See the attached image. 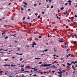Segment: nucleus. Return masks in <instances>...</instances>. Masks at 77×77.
I'll list each match as a JSON object with an SVG mask.
<instances>
[{"label":"nucleus","mask_w":77,"mask_h":77,"mask_svg":"<svg viewBox=\"0 0 77 77\" xmlns=\"http://www.w3.org/2000/svg\"><path fill=\"white\" fill-rule=\"evenodd\" d=\"M51 64H47V63H45L44 64V65H41V66H50V65H51Z\"/></svg>","instance_id":"obj_1"},{"label":"nucleus","mask_w":77,"mask_h":77,"mask_svg":"<svg viewBox=\"0 0 77 77\" xmlns=\"http://www.w3.org/2000/svg\"><path fill=\"white\" fill-rule=\"evenodd\" d=\"M50 66L52 69H53V68H56V67H55V66L54 65H52V66Z\"/></svg>","instance_id":"obj_2"},{"label":"nucleus","mask_w":77,"mask_h":77,"mask_svg":"<svg viewBox=\"0 0 77 77\" xmlns=\"http://www.w3.org/2000/svg\"><path fill=\"white\" fill-rule=\"evenodd\" d=\"M34 71H38V69H36V68H35L34 69Z\"/></svg>","instance_id":"obj_3"},{"label":"nucleus","mask_w":77,"mask_h":77,"mask_svg":"<svg viewBox=\"0 0 77 77\" xmlns=\"http://www.w3.org/2000/svg\"><path fill=\"white\" fill-rule=\"evenodd\" d=\"M4 66H10V65H8V64L4 65Z\"/></svg>","instance_id":"obj_4"},{"label":"nucleus","mask_w":77,"mask_h":77,"mask_svg":"<svg viewBox=\"0 0 77 77\" xmlns=\"http://www.w3.org/2000/svg\"><path fill=\"white\" fill-rule=\"evenodd\" d=\"M36 45V43H35V42H33V44H32L31 45Z\"/></svg>","instance_id":"obj_5"},{"label":"nucleus","mask_w":77,"mask_h":77,"mask_svg":"<svg viewBox=\"0 0 77 77\" xmlns=\"http://www.w3.org/2000/svg\"><path fill=\"white\" fill-rule=\"evenodd\" d=\"M59 42H63V41H62V40H59Z\"/></svg>","instance_id":"obj_6"},{"label":"nucleus","mask_w":77,"mask_h":77,"mask_svg":"<svg viewBox=\"0 0 77 77\" xmlns=\"http://www.w3.org/2000/svg\"><path fill=\"white\" fill-rule=\"evenodd\" d=\"M24 71V69L23 68H22L21 69V71L23 72V71Z\"/></svg>","instance_id":"obj_7"},{"label":"nucleus","mask_w":77,"mask_h":77,"mask_svg":"<svg viewBox=\"0 0 77 77\" xmlns=\"http://www.w3.org/2000/svg\"><path fill=\"white\" fill-rule=\"evenodd\" d=\"M66 12H64V15H65V14H67V12H68V11H66Z\"/></svg>","instance_id":"obj_8"},{"label":"nucleus","mask_w":77,"mask_h":77,"mask_svg":"<svg viewBox=\"0 0 77 77\" xmlns=\"http://www.w3.org/2000/svg\"><path fill=\"white\" fill-rule=\"evenodd\" d=\"M63 72H66V69H65L64 70H62Z\"/></svg>","instance_id":"obj_9"},{"label":"nucleus","mask_w":77,"mask_h":77,"mask_svg":"<svg viewBox=\"0 0 77 77\" xmlns=\"http://www.w3.org/2000/svg\"><path fill=\"white\" fill-rule=\"evenodd\" d=\"M67 65H68V66H71V64H69V63H67Z\"/></svg>","instance_id":"obj_10"},{"label":"nucleus","mask_w":77,"mask_h":77,"mask_svg":"<svg viewBox=\"0 0 77 77\" xmlns=\"http://www.w3.org/2000/svg\"><path fill=\"white\" fill-rule=\"evenodd\" d=\"M29 67H30V66H26L25 67V68H29Z\"/></svg>","instance_id":"obj_11"},{"label":"nucleus","mask_w":77,"mask_h":77,"mask_svg":"<svg viewBox=\"0 0 77 77\" xmlns=\"http://www.w3.org/2000/svg\"><path fill=\"white\" fill-rule=\"evenodd\" d=\"M68 2L69 3H72V1L70 0H69V1H68Z\"/></svg>","instance_id":"obj_12"},{"label":"nucleus","mask_w":77,"mask_h":77,"mask_svg":"<svg viewBox=\"0 0 77 77\" xmlns=\"http://www.w3.org/2000/svg\"><path fill=\"white\" fill-rule=\"evenodd\" d=\"M63 9H64L63 6H62L61 8H60L61 10H63Z\"/></svg>","instance_id":"obj_13"},{"label":"nucleus","mask_w":77,"mask_h":77,"mask_svg":"<svg viewBox=\"0 0 77 77\" xmlns=\"http://www.w3.org/2000/svg\"><path fill=\"white\" fill-rule=\"evenodd\" d=\"M73 63H74V64H75V63H77V61H75L74 62H72Z\"/></svg>","instance_id":"obj_14"},{"label":"nucleus","mask_w":77,"mask_h":77,"mask_svg":"<svg viewBox=\"0 0 77 77\" xmlns=\"http://www.w3.org/2000/svg\"><path fill=\"white\" fill-rule=\"evenodd\" d=\"M16 35V34H14V35H10L11 36H15V35Z\"/></svg>","instance_id":"obj_15"},{"label":"nucleus","mask_w":77,"mask_h":77,"mask_svg":"<svg viewBox=\"0 0 77 77\" xmlns=\"http://www.w3.org/2000/svg\"><path fill=\"white\" fill-rule=\"evenodd\" d=\"M23 4H24L25 5H27V3L25 2H23Z\"/></svg>","instance_id":"obj_16"},{"label":"nucleus","mask_w":77,"mask_h":77,"mask_svg":"<svg viewBox=\"0 0 77 77\" xmlns=\"http://www.w3.org/2000/svg\"><path fill=\"white\" fill-rule=\"evenodd\" d=\"M35 59H40V58H35Z\"/></svg>","instance_id":"obj_17"},{"label":"nucleus","mask_w":77,"mask_h":77,"mask_svg":"<svg viewBox=\"0 0 77 77\" xmlns=\"http://www.w3.org/2000/svg\"><path fill=\"white\" fill-rule=\"evenodd\" d=\"M24 66L23 65V66H19V67H22V68H23V67H24Z\"/></svg>","instance_id":"obj_18"},{"label":"nucleus","mask_w":77,"mask_h":77,"mask_svg":"<svg viewBox=\"0 0 77 77\" xmlns=\"http://www.w3.org/2000/svg\"><path fill=\"white\" fill-rule=\"evenodd\" d=\"M73 44H74V45H75V44H76V42H73Z\"/></svg>","instance_id":"obj_19"},{"label":"nucleus","mask_w":77,"mask_h":77,"mask_svg":"<svg viewBox=\"0 0 77 77\" xmlns=\"http://www.w3.org/2000/svg\"><path fill=\"white\" fill-rule=\"evenodd\" d=\"M42 63V62H39L38 63H39V64H41V63Z\"/></svg>","instance_id":"obj_20"},{"label":"nucleus","mask_w":77,"mask_h":77,"mask_svg":"<svg viewBox=\"0 0 77 77\" xmlns=\"http://www.w3.org/2000/svg\"><path fill=\"white\" fill-rule=\"evenodd\" d=\"M2 50H3H3H4L3 49H2V48L0 49V51H2Z\"/></svg>","instance_id":"obj_21"},{"label":"nucleus","mask_w":77,"mask_h":77,"mask_svg":"<svg viewBox=\"0 0 77 77\" xmlns=\"http://www.w3.org/2000/svg\"><path fill=\"white\" fill-rule=\"evenodd\" d=\"M8 60V59H5L4 60H5V61H7V60Z\"/></svg>","instance_id":"obj_22"},{"label":"nucleus","mask_w":77,"mask_h":77,"mask_svg":"<svg viewBox=\"0 0 77 77\" xmlns=\"http://www.w3.org/2000/svg\"><path fill=\"white\" fill-rule=\"evenodd\" d=\"M21 11H23V10H24V9H23V8L22 7L21 8Z\"/></svg>","instance_id":"obj_23"},{"label":"nucleus","mask_w":77,"mask_h":77,"mask_svg":"<svg viewBox=\"0 0 77 77\" xmlns=\"http://www.w3.org/2000/svg\"><path fill=\"white\" fill-rule=\"evenodd\" d=\"M8 36H6L5 37V39H8Z\"/></svg>","instance_id":"obj_24"},{"label":"nucleus","mask_w":77,"mask_h":77,"mask_svg":"<svg viewBox=\"0 0 77 77\" xmlns=\"http://www.w3.org/2000/svg\"><path fill=\"white\" fill-rule=\"evenodd\" d=\"M2 35H3V34H5V32H3L2 33Z\"/></svg>","instance_id":"obj_25"},{"label":"nucleus","mask_w":77,"mask_h":77,"mask_svg":"<svg viewBox=\"0 0 77 77\" xmlns=\"http://www.w3.org/2000/svg\"><path fill=\"white\" fill-rule=\"evenodd\" d=\"M73 69H74V71H75V67H73Z\"/></svg>","instance_id":"obj_26"},{"label":"nucleus","mask_w":77,"mask_h":77,"mask_svg":"<svg viewBox=\"0 0 77 77\" xmlns=\"http://www.w3.org/2000/svg\"><path fill=\"white\" fill-rule=\"evenodd\" d=\"M25 18H26V17H24L23 18V20H25Z\"/></svg>","instance_id":"obj_27"},{"label":"nucleus","mask_w":77,"mask_h":77,"mask_svg":"<svg viewBox=\"0 0 77 77\" xmlns=\"http://www.w3.org/2000/svg\"><path fill=\"white\" fill-rule=\"evenodd\" d=\"M19 56H22L23 55V54H19Z\"/></svg>","instance_id":"obj_28"},{"label":"nucleus","mask_w":77,"mask_h":77,"mask_svg":"<svg viewBox=\"0 0 77 77\" xmlns=\"http://www.w3.org/2000/svg\"><path fill=\"white\" fill-rule=\"evenodd\" d=\"M47 8H49V5H47Z\"/></svg>","instance_id":"obj_29"},{"label":"nucleus","mask_w":77,"mask_h":77,"mask_svg":"<svg viewBox=\"0 0 77 77\" xmlns=\"http://www.w3.org/2000/svg\"><path fill=\"white\" fill-rule=\"evenodd\" d=\"M48 51V49H47L45 50V52H46V51Z\"/></svg>","instance_id":"obj_30"},{"label":"nucleus","mask_w":77,"mask_h":77,"mask_svg":"<svg viewBox=\"0 0 77 77\" xmlns=\"http://www.w3.org/2000/svg\"><path fill=\"white\" fill-rule=\"evenodd\" d=\"M29 24L30 26H31L32 24V23H29Z\"/></svg>","instance_id":"obj_31"},{"label":"nucleus","mask_w":77,"mask_h":77,"mask_svg":"<svg viewBox=\"0 0 77 77\" xmlns=\"http://www.w3.org/2000/svg\"><path fill=\"white\" fill-rule=\"evenodd\" d=\"M40 16H41V15H40V16H39L38 17V19H39V18H40Z\"/></svg>","instance_id":"obj_32"},{"label":"nucleus","mask_w":77,"mask_h":77,"mask_svg":"<svg viewBox=\"0 0 77 77\" xmlns=\"http://www.w3.org/2000/svg\"><path fill=\"white\" fill-rule=\"evenodd\" d=\"M25 72H30L29 71H25Z\"/></svg>","instance_id":"obj_33"},{"label":"nucleus","mask_w":77,"mask_h":77,"mask_svg":"<svg viewBox=\"0 0 77 77\" xmlns=\"http://www.w3.org/2000/svg\"><path fill=\"white\" fill-rule=\"evenodd\" d=\"M51 8H54V7L53 6V5H52V6H51Z\"/></svg>","instance_id":"obj_34"},{"label":"nucleus","mask_w":77,"mask_h":77,"mask_svg":"<svg viewBox=\"0 0 77 77\" xmlns=\"http://www.w3.org/2000/svg\"><path fill=\"white\" fill-rule=\"evenodd\" d=\"M2 37H3V38H5V35H2Z\"/></svg>","instance_id":"obj_35"},{"label":"nucleus","mask_w":77,"mask_h":77,"mask_svg":"<svg viewBox=\"0 0 77 77\" xmlns=\"http://www.w3.org/2000/svg\"><path fill=\"white\" fill-rule=\"evenodd\" d=\"M23 60V58H21L20 59V61H21V60Z\"/></svg>","instance_id":"obj_36"},{"label":"nucleus","mask_w":77,"mask_h":77,"mask_svg":"<svg viewBox=\"0 0 77 77\" xmlns=\"http://www.w3.org/2000/svg\"><path fill=\"white\" fill-rule=\"evenodd\" d=\"M42 37V36H38V38H41Z\"/></svg>","instance_id":"obj_37"},{"label":"nucleus","mask_w":77,"mask_h":77,"mask_svg":"<svg viewBox=\"0 0 77 77\" xmlns=\"http://www.w3.org/2000/svg\"><path fill=\"white\" fill-rule=\"evenodd\" d=\"M42 14H43V15H44V14H45L44 12L42 11Z\"/></svg>","instance_id":"obj_38"},{"label":"nucleus","mask_w":77,"mask_h":77,"mask_svg":"<svg viewBox=\"0 0 77 77\" xmlns=\"http://www.w3.org/2000/svg\"><path fill=\"white\" fill-rule=\"evenodd\" d=\"M69 51V50L67 49V51H66L67 52V53H68V51Z\"/></svg>","instance_id":"obj_39"},{"label":"nucleus","mask_w":77,"mask_h":77,"mask_svg":"<svg viewBox=\"0 0 77 77\" xmlns=\"http://www.w3.org/2000/svg\"><path fill=\"white\" fill-rule=\"evenodd\" d=\"M62 75H60L59 77H62Z\"/></svg>","instance_id":"obj_40"},{"label":"nucleus","mask_w":77,"mask_h":77,"mask_svg":"<svg viewBox=\"0 0 77 77\" xmlns=\"http://www.w3.org/2000/svg\"><path fill=\"white\" fill-rule=\"evenodd\" d=\"M52 0H48V2H51Z\"/></svg>","instance_id":"obj_41"},{"label":"nucleus","mask_w":77,"mask_h":77,"mask_svg":"<svg viewBox=\"0 0 77 77\" xmlns=\"http://www.w3.org/2000/svg\"><path fill=\"white\" fill-rule=\"evenodd\" d=\"M3 72L2 71H1V72H1V73H3Z\"/></svg>","instance_id":"obj_42"},{"label":"nucleus","mask_w":77,"mask_h":77,"mask_svg":"<svg viewBox=\"0 0 77 77\" xmlns=\"http://www.w3.org/2000/svg\"><path fill=\"white\" fill-rule=\"evenodd\" d=\"M46 73H47V72H45V71L44 72V74H46Z\"/></svg>","instance_id":"obj_43"},{"label":"nucleus","mask_w":77,"mask_h":77,"mask_svg":"<svg viewBox=\"0 0 77 77\" xmlns=\"http://www.w3.org/2000/svg\"><path fill=\"white\" fill-rule=\"evenodd\" d=\"M43 55H45V54H42L41 55V56H43Z\"/></svg>","instance_id":"obj_44"},{"label":"nucleus","mask_w":77,"mask_h":77,"mask_svg":"<svg viewBox=\"0 0 77 77\" xmlns=\"http://www.w3.org/2000/svg\"><path fill=\"white\" fill-rule=\"evenodd\" d=\"M68 5V3H66L65 4V5Z\"/></svg>","instance_id":"obj_45"},{"label":"nucleus","mask_w":77,"mask_h":77,"mask_svg":"<svg viewBox=\"0 0 77 77\" xmlns=\"http://www.w3.org/2000/svg\"><path fill=\"white\" fill-rule=\"evenodd\" d=\"M68 26H66V29H68Z\"/></svg>","instance_id":"obj_46"},{"label":"nucleus","mask_w":77,"mask_h":77,"mask_svg":"<svg viewBox=\"0 0 77 77\" xmlns=\"http://www.w3.org/2000/svg\"><path fill=\"white\" fill-rule=\"evenodd\" d=\"M26 47H27V48H29L30 47V46H29V45L27 46H26Z\"/></svg>","instance_id":"obj_47"},{"label":"nucleus","mask_w":77,"mask_h":77,"mask_svg":"<svg viewBox=\"0 0 77 77\" xmlns=\"http://www.w3.org/2000/svg\"><path fill=\"white\" fill-rule=\"evenodd\" d=\"M58 12H60V10L58 9Z\"/></svg>","instance_id":"obj_48"},{"label":"nucleus","mask_w":77,"mask_h":77,"mask_svg":"<svg viewBox=\"0 0 77 77\" xmlns=\"http://www.w3.org/2000/svg\"><path fill=\"white\" fill-rule=\"evenodd\" d=\"M35 14L36 16H37L38 15V14H37V13H35Z\"/></svg>","instance_id":"obj_49"},{"label":"nucleus","mask_w":77,"mask_h":77,"mask_svg":"<svg viewBox=\"0 0 77 77\" xmlns=\"http://www.w3.org/2000/svg\"><path fill=\"white\" fill-rule=\"evenodd\" d=\"M11 4V3L10 2L8 4V5H10Z\"/></svg>","instance_id":"obj_50"},{"label":"nucleus","mask_w":77,"mask_h":77,"mask_svg":"<svg viewBox=\"0 0 77 77\" xmlns=\"http://www.w3.org/2000/svg\"><path fill=\"white\" fill-rule=\"evenodd\" d=\"M69 5H71V3H69Z\"/></svg>","instance_id":"obj_51"},{"label":"nucleus","mask_w":77,"mask_h":77,"mask_svg":"<svg viewBox=\"0 0 77 77\" xmlns=\"http://www.w3.org/2000/svg\"><path fill=\"white\" fill-rule=\"evenodd\" d=\"M71 54H68L69 56H71Z\"/></svg>","instance_id":"obj_52"},{"label":"nucleus","mask_w":77,"mask_h":77,"mask_svg":"<svg viewBox=\"0 0 77 77\" xmlns=\"http://www.w3.org/2000/svg\"><path fill=\"white\" fill-rule=\"evenodd\" d=\"M24 8H27V6L26 5H24Z\"/></svg>","instance_id":"obj_53"},{"label":"nucleus","mask_w":77,"mask_h":77,"mask_svg":"<svg viewBox=\"0 0 77 77\" xmlns=\"http://www.w3.org/2000/svg\"><path fill=\"white\" fill-rule=\"evenodd\" d=\"M12 59H14V58H15V57H12Z\"/></svg>","instance_id":"obj_54"},{"label":"nucleus","mask_w":77,"mask_h":77,"mask_svg":"<svg viewBox=\"0 0 77 77\" xmlns=\"http://www.w3.org/2000/svg\"><path fill=\"white\" fill-rule=\"evenodd\" d=\"M52 72H53V73H54L55 72V71H52Z\"/></svg>","instance_id":"obj_55"},{"label":"nucleus","mask_w":77,"mask_h":77,"mask_svg":"<svg viewBox=\"0 0 77 77\" xmlns=\"http://www.w3.org/2000/svg\"><path fill=\"white\" fill-rule=\"evenodd\" d=\"M64 58L63 57L62 58H61V60H63V59Z\"/></svg>","instance_id":"obj_56"},{"label":"nucleus","mask_w":77,"mask_h":77,"mask_svg":"<svg viewBox=\"0 0 77 77\" xmlns=\"http://www.w3.org/2000/svg\"><path fill=\"white\" fill-rule=\"evenodd\" d=\"M74 65H72V68H74Z\"/></svg>","instance_id":"obj_57"},{"label":"nucleus","mask_w":77,"mask_h":77,"mask_svg":"<svg viewBox=\"0 0 77 77\" xmlns=\"http://www.w3.org/2000/svg\"><path fill=\"white\" fill-rule=\"evenodd\" d=\"M33 76H36L37 75L36 74H35L34 75H33Z\"/></svg>","instance_id":"obj_58"},{"label":"nucleus","mask_w":77,"mask_h":77,"mask_svg":"<svg viewBox=\"0 0 77 77\" xmlns=\"http://www.w3.org/2000/svg\"><path fill=\"white\" fill-rule=\"evenodd\" d=\"M34 6H37L36 4H34Z\"/></svg>","instance_id":"obj_59"},{"label":"nucleus","mask_w":77,"mask_h":77,"mask_svg":"<svg viewBox=\"0 0 77 77\" xmlns=\"http://www.w3.org/2000/svg\"><path fill=\"white\" fill-rule=\"evenodd\" d=\"M57 19H59V17H58V16H57Z\"/></svg>","instance_id":"obj_60"},{"label":"nucleus","mask_w":77,"mask_h":77,"mask_svg":"<svg viewBox=\"0 0 77 77\" xmlns=\"http://www.w3.org/2000/svg\"><path fill=\"white\" fill-rule=\"evenodd\" d=\"M11 51H12V50L10 51H9V52H11Z\"/></svg>","instance_id":"obj_61"},{"label":"nucleus","mask_w":77,"mask_h":77,"mask_svg":"<svg viewBox=\"0 0 77 77\" xmlns=\"http://www.w3.org/2000/svg\"><path fill=\"white\" fill-rule=\"evenodd\" d=\"M74 18V17H71V18H72V19H73V18Z\"/></svg>","instance_id":"obj_62"},{"label":"nucleus","mask_w":77,"mask_h":77,"mask_svg":"<svg viewBox=\"0 0 77 77\" xmlns=\"http://www.w3.org/2000/svg\"><path fill=\"white\" fill-rule=\"evenodd\" d=\"M75 17H77V15H75Z\"/></svg>","instance_id":"obj_63"},{"label":"nucleus","mask_w":77,"mask_h":77,"mask_svg":"<svg viewBox=\"0 0 77 77\" xmlns=\"http://www.w3.org/2000/svg\"><path fill=\"white\" fill-rule=\"evenodd\" d=\"M27 19H30V17H28L27 18Z\"/></svg>","instance_id":"obj_64"}]
</instances>
